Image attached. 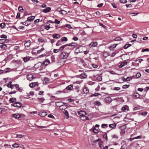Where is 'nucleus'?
I'll return each instance as SVG.
<instances>
[{
	"label": "nucleus",
	"mask_w": 149,
	"mask_h": 149,
	"mask_svg": "<svg viewBox=\"0 0 149 149\" xmlns=\"http://www.w3.org/2000/svg\"><path fill=\"white\" fill-rule=\"evenodd\" d=\"M73 88V86L72 85H69L63 90V93H66L72 90Z\"/></svg>",
	"instance_id": "obj_1"
},
{
	"label": "nucleus",
	"mask_w": 149,
	"mask_h": 149,
	"mask_svg": "<svg viewBox=\"0 0 149 149\" xmlns=\"http://www.w3.org/2000/svg\"><path fill=\"white\" fill-rule=\"evenodd\" d=\"M126 128L125 125H123L120 127V129L121 130L120 134L121 135H123L125 133V130Z\"/></svg>",
	"instance_id": "obj_2"
},
{
	"label": "nucleus",
	"mask_w": 149,
	"mask_h": 149,
	"mask_svg": "<svg viewBox=\"0 0 149 149\" xmlns=\"http://www.w3.org/2000/svg\"><path fill=\"white\" fill-rule=\"evenodd\" d=\"M68 55L69 54L68 53L63 52L61 54L60 57L62 59H65L68 57Z\"/></svg>",
	"instance_id": "obj_3"
},
{
	"label": "nucleus",
	"mask_w": 149,
	"mask_h": 149,
	"mask_svg": "<svg viewBox=\"0 0 149 149\" xmlns=\"http://www.w3.org/2000/svg\"><path fill=\"white\" fill-rule=\"evenodd\" d=\"M13 105L14 107H20L22 106V104L19 102H15L12 104V106Z\"/></svg>",
	"instance_id": "obj_4"
},
{
	"label": "nucleus",
	"mask_w": 149,
	"mask_h": 149,
	"mask_svg": "<svg viewBox=\"0 0 149 149\" xmlns=\"http://www.w3.org/2000/svg\"><path fill=\"white\" fill-rule=\"evenodd\" d=\"M104 101L105 103L109 104L111 101V99L110 97H107L104 99Z\"/></svg>",
	"instance_id": "obj_5"
},
{
	"label": "nucleus",
	"mask_w": 149,
	"mask_h": 149,
	"mask_svg": "<svg viewBox=\"0 0 149 149\" xmlns=\"http://www.w3.org/2000/svg\"><path fill=\"white\" fill-rule=\"evenodd\" d=\"M77 77L79 78L84 79L87 77V75L86 74V73H83L80 75H77Z\"/></svg>",
	"instance_id": "obj_6"
},
{
	"label": "nucleus",
	"mask_w": 149,
	"mask_h": 149,
	"mask_svg": "<svg viewBox=\"0 0 149 149\" xmlns=\"http://www.w3.org/2000/svg\"><path fill=\"white\" fill-rule=\"evenodd\" d=\"M30 42V41L29 40L25 41L24 43L25 47H29L31 44Z\"/></svg>",
	"instance_id": "obj_7"
},
{
	"label": "nucleus",
	"mask_w": 149,
	"mask_h": 149,
	"mask_svg": "<svg viewBox=\"0 0 149 149\" xmlns=\"http://www.w3.org/2000/svg\"><path fill=\"white\" fill-rule=\"evenodd\" d=\"M42 64L45 66L48 65L50 63V61L48 59L45 60L43 62H42Z\"/></svg>",
	"instance_id": "obj_8"
},
{
	"label": "nucleus",
	"mask_w": 149,
	"mask_h": 149,
	"mask_svg": "<svg viewBox=\"0 0 149 149\" xmlns=\"http://www.w3.org/2000/svg\"><path fill=\"white\" fill-rule=\"evenodd\" d=\"M38 84H39L38 82H33L30 84L29 86L30 87L32 88L36 86H38Z\"/></svg>",
	"instance_id": "obj_9"
},
{
	"label": "nucleus",
	"mask_w": 149,
	"mask_h": 149,
	"mask_svg": "<svg viewBox=\"0 0 149 149\" xmlns=\"http://www.w3.org/2000/svg\"><path fill=\"white\" fill-rule=\"evenodd\" d=\"M42 65V62H38L35 65L34 67L36 68H40Z\"/></svg>",
	"instance_id": "obj_10"
},
{
	"label": "nucleus",
	"mask_w": 149,
	"mask_h": 149,
	"mask_svg": "<svg viewBox=\"0 0 149 149\" xmlns=\"http://www.w3.org/2000/svg\"><path fill=\"white\" fill-rule=\"evenodd\" d=\"M27 78L28 80L31 81L34 78V77L32 74H29L27 75Z\"/></svg>",
	"instance_id": "obj_11"
},
{
	"label": "nucleus",
	"mask_w": 149,
	"mask_h": 149,
	"mask_svg": "<svg viewBox=\"0 0 149 149\" xmlns=\"http://www.w3.org/2000/svg\"><path fill=\"white\" fill-rule=\"evenodd\" d=\"M78 114L79 115L81 116H85L86 115V112L83 111H80L78 112Z\"/></svg>",
	"instance_id": "obj_12"
},
{
	"label": "nucleus",
	"mask_w": 149,
	"mask_h": 149,
	"mask_svg": "<svg viewBox=\"0 0 149 149\" xmlns=\"http://www.w3.org/2000/svg\"><path fill=\"white\" fill-rule=\"evenodd\" d=\"M111 138L112 139H114L116 141L118 139L119 137L117 134H113L111 136Z\"/></svg>",
	"instance_id": "obj_13"
},
{
	"label": "nucleus",
	"mask_w": 149,
	"mask_h": 149,
	"mask_svg": "<svg viewBox=\"0 0 149 149\" xmlns=\"http://www.w3.org/2000/svg\"><path fill=\"white\" fill-rule=\"evenodd\" d=\"M127 63L126 61H123L122 62L120 65L119 66V68H121L125 65H126Z\"/></svg>",
	"instance_id": "obj_14"
},
{
	"label": "nucleus",
	"mask_w": 149,
	"mask_h": 149,
	"mask_svg": "<svg viewBox=\"0 0 149 149\" xmlns=\"http://www.w3.org/2000/svg\"><path fill=\"white\" fill-rule=\"evenodd\" d=\"M22 58L23 59L24 62H26L29 60L30 57L29 56H26L24 57H22Z\"/></svg>",
	"instance_id": "obj_15"
},
{
	"label": "nucleus",
	"mask_w": 149,
	"mask_h": 149,
	"mask_svg": "<svg viewBox=\"0 0 149 149\" xmlns=\"http://www.w3.org/2000/svg\"><path fill=\"white\" fill-rule=\"evenodd\" d=\"M35 18V16H31L27 18V21L28 22H31L33 21Z\"/></svg>",
	"instance_id": "obj_16"
},
{
	"label": "nucleus",
	"mask_w": 149,
	"mask_h": 149,
	"mask_svg": "<svg viewBox=\"0 0 149 149\" xmlns=\"http://www.w3.org/2000/svg\"><path fill=\"white\" fill-rule=\"evenodd\" d=\"M47 115V113L46 112H40L39 114V115L42 117L45 116Z\"/></svg>",
	"instance_id": "obj_17"
},
{
	"label": "nucleus",
	"mask_w": 149,
	"mask_h": 149,
	"mask_svg": "<svg viewBox=\"0 0 149 149\" xmlns=\"http://www.w3.org/2000/svg\"><path fill=\"white\" fill-rule=\"evenodd\" d=\"M63 113L65 116V118L66 119H68L69 118V115L68 112L66 110H64L63 111Z\"/></svg>",
	"instance_id": "obj_18"
},
{
	"label": "nucleus",
	"mask_w": 149,
	"mask_h": 149,
	"mask_svg": "<svg viewBox=\"0 0 149 149\" xmlns=\"http://www.w3.org/2000/svg\"><path fill=\"white\" fill-rule=\"evenodd\" d=\"M82 48V47H79L78 48H77L75 50V52L77 54L80 52H82L80 51V49Z\"/></svg>",
	"instance_id": "obj_19"
},
{
	"label": "nucleus",
	"mask_w": 149,
	"mask_h": 149,
	"mask_svg": "<svg viewBox=\"0 0 149 149\" xmlns=\"http://www.w3.org/2000/svg\"><path fill=\"white\" fill-rule=\"evenodd\" d=\"M80 119L82 120H89L88 117H87L85 116H82L81 117Z\"/></svg>",
	"instance_id": "obj_20"
},
{
	"label": "nucleus",
	"mask_w": 149,
	"mask_h": 149,
	"mask_svg": "<svg viewBox=\"0 0 149 149\" xmlns=\"http://www.w3.org/2000/svg\"><path fill=\"white\" fill-rule=\"evenodd\" d=\"M53 38L56 39H58L60 37V35L59 34H55L53 35Z\"/></svg>",
	"instance_id": "obj_21"
},
{
	"label": "nucleus",
	"mask_w": 149,
	"mask_h": 149,
	"mask_svg": "<svg viewBox=\"0 0 149 149\" xmlns=\"http://www.w3.org/2000/svg\"><path fill=\"white\" fill-rule=\"evenodd\" d=\"M21 116V115L19 114H13V117L15 118H18Z\"/></svg>",
	"instance_id": "obj_22"
},
{
	"label": "nucleus",
	"mask_w": 149,
	"mask_h": 149,
	"mask_svg": "<svg viewBox=\"0 0 149 149\" xmlns=\"http://www.w3.org/2000/svg\"><path fill=\"white\" fill-rule=\"evenodd\" d=\"M118 45V44H116L115 45H112L111 46H110L109 47V49L112 51H113L114 50V48H115L117 45Z\"/></svg>",
	"instance_id": "obj_23"
},
{
	"label": "nucleus",
	"mask_w": 149,
	"mask_h": 149,
	"mask_svg": "<svg viewBox=\"0 0 149 149\" xmlns=\"http://www.w3.org/2000/svg\"><path fill=\"white\" fill-rule=\"evenodd\" d=\"M16 101V98H11L10 99L9 102L10 103H13Z\"/></svg>",
	"instance_id": "obj_24"
},
{
	"label": "nucleus",
	"mask_w": 149,
	"mask_h": 149,
	"mask_svg": "<svg viewBox=\"0 0 149 149\" xmlns=\"http://www.w3.org/2000/svg\"><path fill=\"white\" fill-rule=\"evenodd\" d=\"M116 126V123H115L109 124V127L111 128H112L113 129L115 128Z\"/></svg>",
	"instance_id": "obj_25"
},
{
	"label": "nucleus",
	"mask_w": 149,
	"mask_h": 149,
	"mask_svg": "<svg viewBox=\"0 0 149 149\" xmlns=\"http://www.w3.org/2000/svg\"><path fill=\"white\" fill-rule=\"evenodd\" d=\"M140 95L139 94L137 93H135L133 95V97L136 98H137L139 97Z\"/></svg>",
	"instance_id": "obj_26"
},
{
	"label": "nucleus",
	"mask_w": 149,
	"mask_h": 149,
	"mask_svg": "<svg viewBox=\"0 0 149 149\" xmlns=\"http://www.w3.org/2000/svg\"><path fill=\"white\" fill-rule=\"evenodd\" d=\"M59 12L60 14H62L63 15H66L67 13V12L65 10H61L59 11Z\"/></svg>",
	"instance_id": "obj_27"
},
{
	"label": "nucleus",
	"mask_w": 149,
	"mask_h": 149,
	"mask_svg": "<svg viewBox=\"0 0 149 149\" xmlns=\"http://www.w3.org/2000/svg\"><path fill=\"white\" fill-rule=\"evenodd\" d=\"M83 91L85 93H87L89 92V90L88 88L85 87L83 89Z\"/></svg>",
	"instance_id": "obj_28"
},
{
	"label": "nucleus",
	"mask_w": 149,
	"mask_h": 149,
	"mask_svg": "<svg viewBox=\"0 0 149 149\" xmlns=\"http://www.w3.org/2000/svg\"><path fill=\"white\" fill-rule=\"evenodd\" d=\"M63 42L61 40H59L56 43V45L57 46H59L61 45L62 44Z\"/></svg>",
	"instance_id": "obj_29"
},
{
	"label": "nucleus",
	"mask_w": 149,
	"mask_h": 149,
	"mask_svg": "<svg viewBox=\"0 0 149 149\" xmlns=\"http://www.w3.org/2000/svg\"><path fill=\"white\" fill-rule=\"evenodd\" d=\"M77 45V43L75 42H72L71 44H68V45L69 46H76Z\"/></svg>",
	"instance_id": "obj_30"
},
{
	"label": "nucleus",
	"mask_w": 149,
	"mask_h": 149,
	"mask_svg": "<svg viewBox=\"0 0 149 149\" xmlns=\"http://www.w3.org/2000/svg\"><path fill=\"white\" fill-rule=\"evenodd\" d=\"M28 21H27V20L25 22H21V24H24V25L26 26H28L30 24V23H28Z\"/></svg>",
	"instance_id": "obj_31"
},
{
	"label": "nucleus",
	"mask_w": 149,
	"mask_h": 149,
	"mask_svg": "<svg viewBox=\"0 0 149 149\" xmlns=\"http://www.w3.org/2000/svg\"><path fill=\"white\" fill-rule=\"evenodd\" d=\"M109 55V53L107 52H103V56L105 58H106Z\"/></svg>",
	"instance_id": "obj_32"
},
{
	"label": "nucleus",
	"mask_w": 149,
	"mask_h": 149,
	"mask_svg": "<svg viewBox=\"0 0 149 149\" xmlns=\"http://www.w3.org/2000/svg\"><path fill=\"white\" fill-rule=\"evenodd\" d=\"M94 103V104L98 106L100 105L101 104L100 102L98 101H95Z\"/></svg>",
	"instance_id": "obj_33"
},
{
	"label": "nucleus",
	"mask_w": 149,
	"mask_h": 149,
	"mask_svg": "<svg viewBox=\"0 0 149 149\" xmlns=\"http://www.w3.org/2000/svg\"><path fill=\"white\" fill-rule=\"evenodd\" d=\"M38 40L39 42L41 43L45 42H46V41H45V40L44 39L41 38H38Z\"/></svg>",
	"instance_id": "obj_34"
},
{
	"label": "nucleus",
	"mask_w": 149,
	"mask_h": 149,
	"mask_svg": "<svg viewBox=\"0 0 149 149\" xmlns=\"http://www.w3.org/2000/svg\"><path fill=\"white\" fill-rule=\"evenodd\" d=\"M67 105H63L59 107V108L60 109H65L67 108Z\"/></svg>",
	"instance_id": "obj_35"
},
{
	"label": "nucleus",
	"mask_w": 149,
	"mask_h": 149,
	"mask_svg": "<svg viewBox=\"0 0 149 149\" xmlns=\"http://www.w3.org/2000/svg\"><path fill=\"white\" fill-rule=\"evenodd\" d=\"M68 44L65 45H63L61 46V47H60L59 49V50H61V51L63 50L66 47L68 46Z\"/></svg>",
	"instance_id": "obj_36"
},
{
	"label": "nucleus",
	"mask_w": 149,
	"mask_h": 149,
	"mask_svg": "<svg viewBox=\"0 0 149 149\" xmlns=\"http://www.w3.org/2000/svg\"><path fill=\"white\" fill-rule=\"evenodd\" d=\"M49 81V79L47 78H45L44 80V83L45 84H46L48 83Z\"/></svg>",
	"instance_id": "obj_37"
},
{
	"label": "nucleus",
	"mask_w": 149,
	"mask_h": 149,
	"mask_svg": "<svg viewBox=\"0 0 149 149\" xmlns=\"http://www.w3.org/2000/svg\"><path fill=\"white\" fill-rule=\"evenodd\" d=\"M141 136H136V137H134V138H131L130 139V140L131 141H132V140L134 139H141Z\"/></svg>",
	"instance_id": "obj_38"
},
{
	"label": "nucleus",
	"mask_w": 149,
	"mask_h": 149,
	"mask_svg": "<svg viewBox=\"0 0 149 149\" xmlns=\"http://www.w3.org/2000/svg\"><path fill=\"white\" fill-rule=\"evenodd\" d=\"M97 44L96 42H91L90 44V45L93 47H95L97 45Z\"/></svg>",
	"instance_id": "obj_39"
},
{
	"label": "nucleus",
	"mask_w": 149,
	"mask_h": 149,
	"mask_svg": "<svg viewBox=\"0 0 149 149\" xmlns=\"http://www.w3.org/2000/svg\"><path fill=\"white\" fill-rule=\"evenodd\" d=\"M5 24L4 23H2L0 24V26L1 29H4L5 28Z\"/></svg>",
	"instance_id": "obj_40"
},
{
	"label": "nucleus",
	"mask_w": 149,
	"mask_h": 149,
	"mask_svg": "<svg viewBox=\"0 0 149 149\" xmlns=\"http://www.w3.org/2000/svg\"><path fill=\"white\" fill-rule=\"evenodd\" d=\"M37 100L38 101L42 102H43L45 100V99L43 97L38 98H37Z\"/></svg>",
	"instance_id": "obj_41"
},
{
	"label": "nucleus",
	"mask_w": 149,
	"mask_h": 149,
	"mask_svg": "<svg viewBox=\"0 0 149 149\" xmlns=\"http://www.w3.org/2000/svg\"><path fill=\"white\" fill-rule=\"evenodd\" d=\"M114 40L115 41H120L122 40V38L120 37H117L115 38Z\"/></svg>",
	"instance_id": "obj_42"
},
{
	"label": "nucleus",
	"mask_w": 149,
	"mask_h": 149,
	"mask_svg": "<svg viewBox=\"0 0 149 149\" xmlns=\"http://www.w3.org/2000/svg\"><path fill=\"white\" fill-rule=\"evenodd\" d=\"M0 47L1 48L5 49L7 48V46L6 45L3 44L0 46Z\"/></svg>",
	"instance_id": "obj_43"
},
{
	"label": "nucleus",
	"mask_w": 149,
	"mask_h": 149,
	"mask_svg": "<svg viewBox=\"0 0 149 149\" xmlns=\"http://www.w3.org/2000/svg\"><path fill=\"white\" fill-rule=\"evenodd\" d=\"M61 40L63 41H67L68 40V39L66 37H63L61 38Z\"/></svg>",
	"instance_id": "obj_44"
},
{
	"label": "nucleus",
	"mask_w": 149,
	"mask_h": 149,
	"mask_svg": "<svg viewBox=\"0 0 149 149\" xmlns=\"http://www.w3.org/2000/svg\"><path fill=\"white\" fill-rule=\"evenodd\" d=\"M128 109V107L125 106L123 107L122 108V110L123 111H125L126 110Z\"/></svg>",
	"instance_id": "obj_45"
},
{
	"label": "nucleus",
	"mask_w": 149,
	"mask_h": 149,
	"mask_svg": "<svg viewBox=\"0 0 149 149\" xmlns=\"http://www.w3.org/2000/svg\"><path fill=\"white\" fill-rule=\"evenodd\" d=\"M108 127L107 125L106 124H103L101 125V127L103 128H106Z\"/></svg>",
	"instance_id": "obj_46"
},
{
	"label": "nucleus",
	"mask_w": 149,
	"mask_h": 149,
	"mask_svg": "<svg viewBox=\"0 0 149 149\" xmlns=\"http://www.w3.org/2000/svg\"><path fill=\"white\" fill-rule=\"evenodd\" d=\"M141 74L139 72L137 73L136 74V76L137 78H139L141 77Z\"/></svg>",
	"instance_id": "obj_47"
},
{
	"label": "nucleus",
	"mask_w": 149,
	"mask_h": 149,
	"mask_svg": "<svg viewBox=\"0 0 149 149\" xmlns=\"http://www.w3.org/2000/svg\"><path fill=\"white\" fill-rule=\"evenodd\" d=\"M130 86V85H125L123 86L122 88H123L125 89L128 88Z\"/></svg>",
	"instance_id": "obj_48"
},
{
	"label": "nucleus",
	"mask_w": 149,
	"mask_h": 149,
	"mask_svg": "<svg viewBox=\"0 0 149 149\" xmlns=\"http://www.w3.org/2000/svg\"><path fill=\"white\" fill-rule=\"evenodd\" d=\"M96 79L97 80L99 81H101L102 80V78L101 76L98 75L96 77Z\"/></svg>",
	"instance_id": "obj_49"
},
{
	"label": "nucleus",
	"mask_w": 149,
	"mask_h": 149,
	"mask_svg": "<svg viewBox=\"0 0 149 149\" xmlns=\"http://www.w3.org/2000/svg\"><path fill=\"white\" fill-rule=\"evenodd\" d=\"M51 59L52 62H54L55 61V58L53 56H51Z\"/></svg>",
	"instance_id": "obj_50"
},
{
	"label": "nucleus",
	"mask_w": 149,
	"mask_h": 149,
	"mask_svg": "<svg viewBox=\"0 0 149 149\" xmlns=\"http://www.w3.org/2000/svg\"><path fill=\"white\" fill-rule=\"evenodd\" d=\"M45 68V65H42L39 68V70H42Z\"/></svg>",
	"instance_id": "obj_51"
},
{
	"label": "nucleus",
	"mask_w": 149,
	"mask_h": 149,
	"mask_svg": "<svg viewBox=\"0 0 149 149\" xmlns=\"http://www.w3.org/2000/svg\"><path fill=\"white\" fill-rule=\"evenodd\" d=\"M0 37L2 38L6 39L7 38V36L6 35L3 34L0 36Z\"/></svg>",
	"instance_id": "obj_52"
},
{
	"label": "nucleus",
	"mask_w": 149,
	"mask_h": 149,
	"mask_svg": "<svg viewBox=\"0 0 149 149\" xmlns=\"http://www.w3.org/2000/svg\"><path fill=\"white\" fill-rule=\"evenodd\" d=\"M75 89L76 90V92H77V93H79V86H76Z\"/></svg>",
	"instance_id": "obj_53"
},
{
	"label": "nucleus",
	"mask_w": 149,
	"mask_h": 149,
	"mask_svg": "<svg viewBox=\"0 0 149 149\" xmlns=\"http://www.w3.org/2000/svg\"><path fill=\"white\" fill-rule=\"evenodd\" d=\"M12 146L14 148H17L19 147V145L18 144L15 143L12 145Z\"/></svg>",
	"instance_id": "obj_54"
},
{
	"label": "nucleus",
	"mask_w": 149,
	"mask_h": 149,
	"mask_svg": "<svg viewBox=\"0 0 149 149\" xmlns=\"http://www.w3.org/2000/svg\"><path fill=\"white\" fill-rule=\"evenodd\" d=\"M148 51H149V49H148V48L143 49L141 50V52H148Z\"/></svg>",
	"instance_id": "obj_55"
},
{
	"label": "nucleus",
	"mask_w": 149,
	"mask_h": 149,
	"mask_svg": "<svg viewBox=\"0 0 149 149\" xmlns=\"http://www.w3.org/2000/svg\"><path fill=\"white\" fill-rule=\"evenodd\" d=\"M60 51L59 49H53V52L54 53H57Z\"/></svg>",
	"instance_id": "obj_56"
},
{
	"label": "nucleus",
	"mask_w": 149,
	"mask_h": 149,
	"mask_svg": "<svg viewBox=\"0 0 149 149\" xmlns=\"http://www.w3.org/2000/svg\"><path fill=\"white\" fill-rule=\"evenodd\" d=\"M49 126H38L37 127L39 128H45L48 127Z\"/></svg>",
	"instance_id": "obj_57"
},
{
	"label": "nucleus",
	"mask_w": 149,
	"mask_h": 149,
	"mask_svg": "<svg viewBox=\"0 0 149 149\" xmlns=\"http://www.w3.org/2000/svg\"><path fill=\"white\" fill-rule=\"evenodd\" d=\"M24 135L22 134H17V137L19 138H21L22 137H24Z\"/></svg>",
	"instance_id": "obj_58"
},
{
	"label": "nucleus",
	"mask_w": 149,
	"mask_h": 149,
	"mask_svg": "<svg viewBox=\"0 0 149 149\" xmlns=\"http://www.w3.org/2000/svg\"><path fill=\"white\" fill-rule=\"evenodd\" d=\"M44 50V48H41V49H40V50L37 51V53L39 54L40 52H41L43 51Z\"/></svg>",
	"instance_id": "obj_59"
},
{
	"label": "nucleus",
	"mask_w": 149,
	"mask_h": 149,
	"mask_svg": "<svg viewBox=\"0 0 149 149\" xmlns=\"http://www.w3.org/2000/svg\"><path fill=\"white\" fill-rule=\"evenodd\" d=\"M99 95H100V94L98 93H94L93 94L91 95V97H92L93 96H97Z\"/></svg>",
	"instance_id": "obj_60"
},
{
	"label": "nucleus",
	"mask_w": 149,
	"mask_h": 149,
	"mask_svg": "<svg viewBox=\"0 0 149 149\" xmlns=\"http://www.w3.org/2000/svg\"><path fill=\"white\" fill-rule=\"evenodd\" d=\"M120 1L121 3H125L127 2V0H120Z\"/></svg>",
	"instance_id": "obj_61"
},
{
	"label": "nucleus",
	"mask_w": 149,
	"mask_h": 149,
	"mask_svg": "<svg viewBox=\"0 0 149 149\" xmlns=\"http://www.w3.org/2000/svg\"><path fill=\"white\" fill-rule=\"evenodd\" d=\"M132 79V78L130 77H127L126 79L125 80L126 81H130Z\"/></svg>",
	"instance_id": "obj_62"
},
{
	"label": "nucleus",
	"mask_w": 149,
	"mask_h": 149,
	"mask_svg": "<svg viewBox=\"0 0 149 149\" xmlns=\"http://www.w3.org/2000/svg\"><path fill=\"white\" fill-rule=\"evenodd\" d=\"M54 23L58 24L60 23V21H58L57 19H55Z\"/></svg>",
	"instance_id": "obj_63"
},
{
	"label": "nucleus",
	"mask_w": 149,
	"mask_h": 149,
	"mask_svg": "<svg viewBox=\"0 0 149 149\" xmlns=\"http://www.w3.org/2000/svg\"><path fill=\"white\" fill-rule=\"evenodd\" d=\"M40 21V19H38L35 20L34 22V24H36L37 23H38Z\"/></svg>",
	"instance_id": "obj_64"
}]
</instances>
